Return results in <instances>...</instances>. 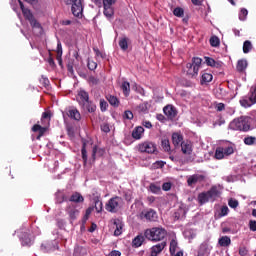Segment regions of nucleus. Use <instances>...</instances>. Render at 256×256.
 Masks as SVG:
<instances>
[{
  "label": "nucleus",
  "mask_w": 256,
  "mask_h": 256,
  "mask_svg": "<svg viewBox=\"0 0 256 256\" xmlns=\"http://www.w3.org/2000/svg\"><path fill=\"white\" fill-rule=\"evenodd\" d=\"M236 69L239 73H243L247 69V60H238Z\"/></svg>",
  "instance_id": "nucleus-30"
},
{
  "label": "nucleus",
  "mask_w": 256,
  "mask_h": 256,
  "mask_svg": "<svg viewBox=\"0 0 256 256\" xmlns=\"http://www.w3.org/2000/svg\"><path fill=\"white\" fill-rule=\"evenodd\" d=\"M181 151L184 155H191L193 153V144L189 141L182 142Z\"/></svg>",
  "instance_id": "nucleus-13"
},
{
  "label": "nucleus",
  "mask_w": 256,
  "mask_h": 256,
  "mask_svg": "<svg viewBox=\"0 0 256 256\" xmlns=\"http://www.w3.org/2000/svg\"><path fill=\"white\" fill-rule=\"evenodd\" d=\"M149 191H151V193H154L155 195H159V193H161V186L156 183H151L149 186Z\"/></svg>",
  "instance_id": "nucleus-32"
},
{
  "label": "nucleus",
  "mask_w": 256,
  "mask_h": 256,
  "mask_svg": "<svg viewBox=\"0 0 256 256\" xmlns=\"http://www.w3.org/2000/svg\"><path fill=\"white\" fill-rule=\"evenodd\" d=\"M192 63L196 67H201V63H203V60L201 58H199V57H194L192 59Z\"/></svg>",
  "instance_id": "nucleus-53"
},
{
  "label": "nucleus",
  "mask_w": 256,
  "mask_h": 256,
  "mask_svg": "<svg viewBox=\"0 0 256 256\" xmlns=\"http://www.w3.org/2000/svg\"><path fill=\"white\" fill-rule=\"evenodd\" d=\"M95 209H96L97 213H101L103 211V202H101L100 200H96L95 201Z\"/></svg>",
  "instance_id": "nucleus-49"
},
{
  "label": "nucleus",
  "mask_w": 256,
  "mask_h": 256,
  "mask_svg": "<svg viewBox=\"0 0 256 256\" xmlns=\"http://www.w3.org/2000/svg\"><path fill=\"white\" fill-rule=\"evenodd\" d=\"M87 67L90 71H95V69H97V62L88 60Z\"/></svg>",
  "instance_id": "nucleus-48"
},
{
  "label": "nucleus",
  "mask_w": 256,
  "mask_h": 256,
  "mask_svg": "<svg viewBox=\"0 0 256 256\" xmlns=\"http://www.w3.org/2000/svg\"><path fill=\"white\" fill-rule=\"evenodd\" d=\"M88 83L89 85H99V78L95 77V76H89L88 78Z\"/></svg>",
  "instance_id": "nucleus-46"
},
{
  "label": "nucleus",
  "mask_w": 256,
  "mask_h": 256,
  "mask_svg": "<svg viewBox=\"0 0 256 256\" xmlns=\"http://www.w3.org/2000/svg\"><path fill=\"white\" fill-rule=\"evenodd\" d=\"M49 121H51V111L43 112L41 118L42 125H45V123L49 124Z\"/></svg>",
  "instance_id": "nucleus-35"
},
{
  "label": "nucleus",
  "mask_w": 256,
  "mask_h": 256,
  "mask_svg": "<svg viewBox=\"0 0 256 256\" xmlns=\"http://www.w3.org/2000/svg\"><path fill=\"white\" fill-rule=\"evenodd\" d=\"M91 213H93V208L92 207H89L86 212H85V215L83 217V221L84 223L89 219V215H91Z\"/></svg>",
  "instance_id": "nucleus-57"
},
{
  "label": "nucleus",
  "mask_w": 256,
  "mask_h": 256,
  "mask_svg": "<svg viewBox=\"0 0 256 256\" xmlns=\"http://www.w3.org/2000/svg\"><path fill=\"white\" fill-rule=\"evenodd\" d=\"M66 211H67L71 221H75V219H77V217H79V210H77L76 208L68 207Z\"/></svg>",
  "instance_id": "nucleus-24"
},
{
  "label": "nucleus",
  "mask_w": 256,
  "mask_h": 256,
  "mask_svg": "<svg viewBox=\"0 0 256 256\" xmlns=\"http://www.w3.org/2000/svg\"><path fill=\"white\" fill-rule=\"evenodd\" d=\"M103 6L113 7L115 3H117V0H102Z\"/></svg>",
  "instance_id": "nucleus-58"
},
{
  "label": "nucleus",
  "mask_w": 256,
  "mask_h": 256,
  "mask_svg": "<svg viewBox=\"0 0 256 256\" xmlns=\"http://www.w3.org/2000/svg\"><path fill=\"white\" fill-rule=\"evenodd\" d=\"M249 229H250V231H253V232L256 231V221L255 220L249 221Z\"/></svg>",
  "instance_id": "nucleus-60"
},
{
  "label": "nucleus",
  "mask_w": 256,
  "mask_h": 256,
  "mask_svg": "<svg viewBox=\"0 0 256 256\" xmlns=\"http://www.w3.org/2000/svg\"><path fill=\"white\" fill-rule=\"evenodd\" d=\"M221 41L219 40V37L217 36H212L210 38V45L211 47H219Z\"/></svg>",
  "instance_id": "nucleus-40"
},
{
  "label": "nucleus",
  "mask_w": 256,
  "mask_h": 256,
  "mask_svg": "<svg viewBox=\"0 0 256 256\" xmlns=\"http://www.w3.org/2000/svg\"><path fill=\"white\" fill-rule=\"evenodd\" d=\"M93 51L96 55V57H100L101 59H105L106 55L103 52L99 51V48H93Z\"/></svg>",
  "instance_id": "nucleus-56"
},
{
  "label": "nucleus",
  "mask_w": 256,
  "mask_h": 256,
  "mask_svg": "<svg viewBox=\"0 0 256 256\" xmlns=\"http://www.w3.org/2000/svg\"><path fill=\"white\" fill-rule=\"evenodd\" d=\"M163 191H171V182H165L162 185Z\"/></svg>",
  "instance_id": "nucleus-61"
},
{
  "label": "nucleus",
  "mask_w": 256,
  "mask_h": 256,
  "mask_svg": "<svg viewBox=\"0 0 256 256\" xmlns=\"http://www.w3.org/2000/svg\"><path fill=\"white\" fill-rule=\"evenodd\" d=\"M107 107H109L107 101H105V99H100V110L102 111V113H105V111H107Z\"/></svg>",
  "instance_id": "nucleus-45"
},
{
  "label": "nucleus",
  "mask_w": 256,
  "mask_h": 256,
  "mask_svg": "<svg viewBox=\"0 0 256 256\" xmlns=\"http://www.w3.org/2000/svg\"><path fill=\"white\" fill-rule=\"evenodd\" d=\"M213 81V74L204 72L201 77V85L211 83Z\"/></svg>",
  "instance_id": "nucleus-25"
},
{
  "label": "nucleus",
  "mask_w": 256,
  "mask_h": 256,
  "mask_svg": "<svg viewBox=\"0 0 256 256\" xmlns=\"http://www.w3.org/2000/svg\"><path fill=\"white\" fill-rule=\"evenodd\" d=\"M143 133H145V128L143 126H137L132 131L133 139L139 140L143 137Z\"/></svg>",
  "instance_id": "nucleus-15"
},
{
  "label": "nucleus",
  "mask_w": 256,
  "mask_h": 256,
  "mask_svg": "<svg viewBox=\"0 0 256 256\" xmlns=\"http://www.w3.org/2000/svg\"><path fill=\"white\" fill-rule=\"evenodd\" d=\"M114 225L116 226V229L114 231V235L116 237H119V235H121V230L123 229V227L121 226V224H119V220L118 221H114Z\"/></svg>",
  "instance_id": "nucleus-41"
},
{
  "label": "nucleus",
  "mask_w": 256,
  "mask_h": 256,
  "mask_svg": "<svg viewBox=\"0 0 256 256\" xmlns=\"http://www.w3.org/2000/svg\"><path fill=\"white\" fill-rule=\"evenodd\" d=\"M18 3L20 5V9H21L25 19H27V21H31L35 17V16H33V13H31V10H29L28 8H25L23 1L18 0Z\"/></svg>",
  "instance_id": "nucleus-12"
},
{
  "label": "nucleus",
  "mask_w": 256,
  "mask_h": 256,
  "mask_svg": "<svg viewBox=\"0 0 256 256\" xmlns=\"http://www.w3.org/2000/svg\"><path fill=\"white\" fill-rule=\"evenodd\" d=\"M78 96L80 97V103H87L89 100V93L85 90H81L78 93Z\"/></svg>",
  "instance_id": "nucleus-31"
},
{
  "label": "nucleus",
  "mask_w": 256,
  "mask_h": 256,
  "mask_svg": "<svg viewBox=\"0 0 256 256\" xmlns=\"http://www.w3.org/2000/svg\"><path fill=\"white\" fill-rule=\"evenodd\" d=\"M228 205L229 207H231V209H237V207H239V201L231 198L229 201H228Z\"/></svg>",
  "instance_id": "nucleus-47"
},
{
  "label": "nucleus",
  "mask_w": 256,
  "mask_h": 256,
  "mask_svg": "<svg viewBox=\"0 0 256 256\" xmlns=\"http://www.w3.org/2000/svg\"><path fill=\"white\" fill-rule=\"evenodd\" d=\"M124 119H128L131 121L133 119V112L130 110H126L123 115Z\"/></svg>",
  "instance_id": "nucleus-55"
},
{
  "label": "nucleus",
  "mask_w": 256,
  "mask_h": 256,
  "mask_svg": "<svg viewBox=\"0 0 256 256\" xmlns=\"http://www.w3.org/2000/svg\"><path fill=\"white\" fill-rule=\"evenodd\" d=\"M172 143H173L174 147H179V145H181V143H183V135L179 134L177 132H174L172 134Z\"/></svg>",
  "instance_id": "nucleus-19"
},
{
  "label": "nucleus",
  "mask_w": 256,
  "mask_h": 256,
  "mask_svg": "<svg viewBox=\"0 0 256 256\" xmlns=\"http://www.w3.org/2000/svg\"><path fill=\"white\" fill-rule=\"evenodd\" d=\"M239 255L240 256H247L249 255V250H247V247L242 246L239 248Z\"/></svg>",
  "instance_id": "nucleus-54"
},
{
  "label": "nucleus",
  "mask_w": 256,
  "mask_h": 256,
  "mask_svg": "<svg viewBox=\"0 0 256 256\" xmlns=\"http://www.w3.org/2000/svg\"><path fill=\"white\" fill-rule=\"evenodd\" d=\"M210 198H209V194H207V192H202L198 194V203L199 205H205V203H209Z\"/></svg>",
  "instance_id": "nucleus-20"
},
{
  "label": "nucleus",
  "mask_w": 256,
  "mask_h": 256,
  "mask_svg": "<svg viewBox=\"0 0 256 256\" xmlns=\"http://www.w3.org/2000/svg\"><path fill=\"white\" fill-rule=\"evenodd\" d=\"M244 143H245V145H255L256 137L248 136V137L244 138Z\"/></svg>",
  "instance_id": "nucleus-44"
},
{
  "label": "nucleus",
  "mask_w": 256,
  "mask_h": 256,
  "mask_svg": "<svg viewBox=\"0 0 256 256\" xmlns=\"http://www.w3.org/2000/svg\"><path fill=\"white\" fill-rule=\"evenodd\" d=\"M138 149L140 153H148L153 154L157 151V145L153 142L146 141L144 143L139 144Z\"/></svg>",
  "instance_id": "nucleus-6"
},
{
  "label": "nucleus",
  "mask_w": 256,
  "mask_h": 256,
  "mask_svg": "<svg viewBox=\"0 0 256 256\" xmlns=\"http://www.w3.org/2000/svg\"><path fill=\"white\" fill-rule=\"evenodd\" d=\"M145 239H147L145 237V235L143 234H140V235H137L133 240H132V246L138 248V247H141V245H143V243H145Z\"/></svg>",
  "instance_id": "nucleus-16"
},
{
  "label": "nucleus",
  "mask_w": 256,
  "mask_h": 256,
  "mask_svg": "<svg viewBox=\"0 0 256 256\" xmlns=\"http://www.w3.org/2000/svg\"><path fill=\"white\" fill-rule=\"evenodd\" d=\"M208 194V198L210 201L214 202L221 197V191H219V188L217 186H212L208 191H206Z\"/></svg>",
  "instance_id": "nucleus-11"
},
{
  "label": "nucleus",
  "mask_w": 256,
  "mask_h": 256,
  "mask_svg": "<svg viewBox=\"0 0 256 256\" xmlns=\"http://www.w3.org/2000/svg\"><path fill=\"white\" fill-rule=\"evenodd\" d=\"M224 151V155H226L228 157V155H233L234 153V149L233 146H227L225 148H223Z\"/></svg>",
  "instance_id": "nucleus-50"
},
{
  "label": "nucleus",
  "mask_w": 256,
  "mask_h": 256,
  "mask_svg": "<svg viewBox=\"0 0 256 256\" xmlns=\"http://www.w3.org/2000/svg\"><path fill=\"white\" fill-rule=\"evenodd\" d=\"M66 5H71L72 15L81 17L83 15V0H64Z\"/></svg>",
  "instance_id": "nucleus-3"
},
{
  "label": "nucleus",
  "mask_w": 256,
  "mask_h": 256,
  "mask_svg": "<svg viewBox=\"0 0 256 256\" xmlns=\"http://www.w3.org/2000/svg\"><path fill=\"white\" fill-rule=\"evenodd\" d=\"M106 99L108 101V103L112 106V107H119V98H117L114 95H107Z\"/></svg>",
  "instance_id": "nucleus-27"
},
{
  "label": "nucleus",
  "mask_w": 256,
  "mask_h": 256,
  "mask_svg": "<svg viewBox=\"0 0 256 256\" xmlns=\"http://www.w3.org/2000/svg\"><path fill=\"white\" fill-rule=\"evenodd\" d=\"M178 243L176 242L175 239H172L170 242V254L175 255L177 251Z\"/></svg>",
  "instance_id": "nucleus-39"
},
{
  "label": "nucleus",
  "mask_w": 256,
  "mask_h": 256,
  "mask_svg": "<svg viewBox=\"0 0 256 256\" xmlns=\"http://www.w3.org/2000/svg\"><path fill=\"white\" fill-rule=\"evenodd\" d=\"M86 147H87V143L83 142L81 153H82V160H83L84 167L87 165V160H88Z\"/></svg>",
  "instance_id": "nucleus-34"
},
{
  "label": "nucleus",
  "mask_w": 256,
  "mask_h": 256,
  "mask_svg": "<svg viewBox=\"0 0 256 256\" xmlns=\"http://www.w3.org/2000/svg\"><path fill=\"white\" fill-rule=\"evenodd\" d=\"M22 247H31V238L29 237V234H24L21 239Z\"/></svg>",
  "instance_id": "nucleus-33"
},
{
  "label": "nucleus",
  "mask_w": 256,
  "mask_h": 256,
  "mask_svg": "<svg viewBox=\"0 0 256 256\" xmlns=\"http://www.w3.org/2000/svg\"><path fill=\"white\" fill-rule=\"evenodd\" d=\"M141 219H146V221L155 222L157 219H159V216L157 215V211L154 209H148L144 210L140 213Z\"/></svg>",
  "instance_id": "nucleus-7"
},
{
  "label": "nucleus",
  "mask_w": 256,
  "mask_h": 256,
  "mask_svg": "<svg viewBox=\"0 0 256 256\" xmlns=\"http://www.w3.org/2000/svg\"><path fill=\"white\" fill-rule=\"evenodd\" d=\"M229 129L232 131H243L244 133H247V131L251 130V117L240 116L235 118L230 122Z\"/></svg>",
  "instance_id": "nucleus-1"
},
{
  "label": "nucleus",
  "mask_w": 256,
  "mask_h": 256,
  "mask_svg": "<svg viewBox=\"0 0 256 256\" xmlns=\"http://www.w3.org/2000/svg\"><path fill=\"white\" fill-rule=\"evenodd\" d=\"M87 255V248L76 245L74 248V256H85Z\"/></svg>",
  "instance_id": "nucleus-26"
},
{
  "label": "nucleus",
  "mask_w": 256,
  "mask_h": 256,
  "mask_svg": "<svg viewBox=\"0 0 256 256\" xmlns=\"http://www.w3.org/2000/svg\"><path fill=\"white\" fill-rule=\"evenodd\" d=\"M69 201L71 203H83V201H85V198L83 197V195H81V193L79 192H74L70 198Z\"/></svg>",
  "instance_id": "nucleus-18"
},
{
  "label": "nucleus",
  "mask_w": 256,
  "mask_h": 256,
  "mask_svg": "<svg viewBox=\"0 0 256 256\" xmlns=\"http://www.w3.org/2000/svg\"><path fill=\"white\" fill-rule=\"evenodd\" d=\"M108 256H121V251L113 250L108 254Z\"/></svg>",
  "instance_id": "nucleus-64"
},
{
  "label": "nucleus",
  "mask_w": 256,
  "mask_h": 256,
  "mask_svg": "<svg viewBox=\"0 0 256 256\" xmlns=\"http://www.w3.org/2000/svg\"><path fill=\"white\" fill-rule=\"evenodd\" d=\"M207 181V176L204 174H193L187 177V185L191 187V189L195 188L197 183H205Z\"/></svg>",
  "instance_id": "nucleus-5"
},
{
  "label": "nucleus",
  "mask_w": 256,
  "mask_h": 256,
  "mask_svg": "<svg viewBox=\"0 0 256 256\" xmlns=\"http://www.w3.org/2000/svg\"><path fill=\"white\" fill-rule=\"evenodd\" d=\"M66 114L68 117H70V119H74V121H81V113L79 110H77V108L68 109Z\"/></svg>",
  "instance_id": "nucleus-14"
},
{
  "label": "nucleus",
  "mask_w": 256,
  "mask_h": 256,
  "mask_svg": "<svg viewBox=\"0 0 256 256\" xmlns=\"http://www.w3.org/2000/svg\"><path fill=\"white\" fill-rule=\"evenodd\" d=\"M122 202V197L115 196L106 203L105 209L109 213H117V211H119V205H121Z\"/></svg>",
  "instance_id": "nucleus-4"
},
{
  "label": "nucleus",
  "mask_w": 256,
  "mask_h": 256,
  "mask_svg": "<svg viewBox=\"0 0 256 256\" xmlns=\"http://www.w3.org/2000/svg\"><path fill=\"white\" fill-rule=\"evenodd\" d=\"M206 65L208 67H215L216 69H219L221 67V62L215 61V59L211 57H204Z\"/></svg>",
  "instance_id": "nucleus-21"
},
{
  "label": "nucleus",
  "mask_w": 256,
  "mask_h": 256,
  "mask_svg": "<svg viewBox=\"0 0 256 256\" xmlns=\"http://www.w3.org/2000/svg\"><path fill=\"white\" fill-rule=\"evenodd\" d=\"M119 47L122 49V51H127L129 49V43L127 42V38H122L119 41Z\"/></svg>",
  "instance_id": "nucleus-38"
},
{
  "label": "nucleus",
  "mask_w": 256,
  "mask_h": 256,
  "mask_svg": "<svg viewBox=\"0 0 256 256\" xmlns=\"http://www.w3.org/2000/svg\"><path fill=\"white\" fill-rule=\"evenodd\" d=\"M121 90L125 97H129V94L131 93V84L127 81L122 82Z\"/></svg>",
  "instance_id": "nucleus-22"
},
{
  "label": "nucleus",
  "mask_w": 256,
  "mask_h": 256,
  "mask_svg": "<svg viewBox=\"0 0 256 256\" xmlns=\"http://www.w3.org/2000/svg\"><path fill=\"white\" fill-rule=\"evenodd\" d=\"M104 7V15L107 17V19H111L113 15H115V10L113 9V6H103Z\"/></svg>",
  "instance_id": "nucleus-29"
},
{
  "label": "nucleus",
  "mask_w": 256,
  "mask_h": 256,
  "mask_svg": "<svg viewBox=\"0 0 256 256\" xmlns=\"http://www.w3.org/2000/svg\"><path fill=\"white\" fill-rule=\"evenodd\" d=\"M161 147L165 153H171V143L169 142V139L164 138L161 141Z\"/></svg>",
  "instance_id": "nucleus-28"
},
{
  "label": "nucleus",
  "mask_w": 256,
  "mask_h": 256,
  "mask_svg": "<svg viewBox=\"0 0 256 256\" xmlns=\"http://www.w3.org/2000/svg\"><path fill=\"white\" fill-rule=\"evenodd\" d=\"M79 105L84 113H95L97 111V105L91 100H88V102H79Z\"/></svg>",
  "instance_id": "nucleus-9"
},
{
  "label": "nucleus",
  "mask_w": 256,
  "mask_h": 256,
  "mask_svg": "<svg viewBox=\"0 0 256 256\" xmlns=\"http://www.w3.org/2000/svg\"><path fill=\"white\" fill-rule=\"evenodd\" d=\"M33 133H38L36 136L37 141H41V137L47 133V126H41V124H34L31 128Z\"/></svg>",
  "instance_id": "nucleus-10"
},
{
  "label": "nucleus",
  "mask_w": 256,
  "mask_h": 256,
  "mask_svg": "<svg viewBox=\"0 0 256 256\" xmlns=\"http://www.w3.org/2000/svg\"><path fill=\"white\" fill-rule=\"evenodd\" d=\"M155 169H163L165 167V162L163 161H156L154 163Z\"/></svg>",
  "instance_id": "nucleus-59"
},
{
  "label": "nucleus",
  "mask_w": 256,
  "mask_h": 256,
  "mask_svg": "<svg viewBox=\"0 0 256 256\" xmlns=\"http://www.w3.org/2000/svg\"><path fill=\"white\" fill-rule=\"evenodd\" d=\"M163 113L166 115L169 121H173L179 112L175 106L168 104L163 108Z\"/></svg>",
  "instance_id": "nucleus-8"
},
{
  "label": "nucleus",
  "mask_w": 256,
  "mask_h": 256,
  "mask_svg": "<svg viewBox=\"0 0 256 256\" xmlns=\"http://www.w3.org/2000/svg\"><path fill=\"white\" fill-rule=\"evenodd\" d=\"M101 131H103L104 133H109V131H111V129L109 128V124H103L101 126Z\"/></svg>",
  "instance_id": "nucleus-63"
},
{
  "label": "nucleus",
  "mask_w": 256,
  "mask_h": 256,
  "mask_svg": "<svg viewBox=\"0 0 256 256\" xmlns=\"http://www.w3.org/2000/svg\"><path fill=\"white\" fill-rule=\"evenodd\" d=\"M247 15H249V11H247L245 8H242L239 13L240 21H245V19H247Z\"/></svg>",
  "instance_id": "nucleus-43"
},
{
  "label": "nucleus",
  "mask_w": 256,
  "mask_h": 256,
  "mask_svg": "<svg viewBox=\"0 0 256 256\" xmlns=\"http://www.w3.org/2000/svg\"><path fill=\"white\" fill-rule=\"evenodd\" d=\"M29 23L32 27V29L38 31L39 35H41L43 33V26H41V23H39V21H37V19L32 18L31 20H29Z\"/></svg>",
  "instance_id": "nucleus-17"
},
{
  "label": "nucleus",
  "mask_w": 256,
  "mask_h": 256,
  "mask_svg": "<svg viewBox=\"0 0 256 256\" xmlns=\"http://www.w3.org/2000/svg\"><path fill=\"white\" fill-rule=\"evenodd\" d=\"M251 49H253V44H251V41L246 40L243 43V53L247 54L251 51Z\"/></svg>",
  "instance_id": "nucleus-36"
},
{
  "label": "nucleus",
  "mask_w": 256,
  "mask_h": 256,
  "mask_svg": "<svg viewBox=\"0 0 256 256\" xmlns=\"http://www.w3.org/2000/svg\"><path fill=\"white\" fill-rule=\"evenodd\" d=\"M40 83L43 85V87H49L50 85L49 78L42 75L40 78Z\"/></svg>",
  "instance_id": "nucleus-52"
},
{
  "label": "nucleus",
  "mask_w": 256,
  "mask_h": 256,
  "mask_svg": "<svg viewBox=\"0 0 256 256\" xmlns=\"http://www.w3.org/2000/svg\"><path fill=\"white\" fill-rule=\"evenodd\" d=\"M219 215L220 217H226V215H229V207L222 206Z\"/></svg>",
  "instance_id": "nucleus-51"
},
{
  "label": "nucleus",
  "mask_w": 256,
  "mask_h": 256,
  "mask_svg": "<svg viewBox=\"0 0 256 256\" xmlns=\"http://www.w3.org/2000/svg\"><path fill=\"white\" fill-rule=\"evenodd\" d=\"M215 109L218 112L225 111V105L223 103H218L216 104Z\"/></svg>",
  "instance_id": "nucleus-62"
},
{
  "label": "nucleus",
  "mask_w": 256,
  "mask_h": 256,
  "mask_svg": "<svg viewBox=\"0 0 256 256\" xmlns=\"http://www.w3.org/2000/svg\"><path fill=\"white\" fill-rule=\"evenodd\" d=\"M144 237L148 239V241L157 243L167 237V230L163 227L148 228L144 231Z\"/></svg>",
  "instance_id": "nucleus-2"
},
{
  "label": "nucleus",
  "mask_w": 256,
  "mask_h": 256,
  "mask_svg": "<svg viewBox=\"0 0 256 256\" xmlns=\"http://www.w3.org/2000/svg\"><path fill=\"white\" fill-rule=\"evenodd\" d=\"M220 247H229L231 245V238L229 236H222L218 240Z\"/></svg>",
  "instance_id": "nucleus-23"
},
{
  "label": "nucleus",
  "mask_w": 256,
  "mask_h": 256,
  "mask_svg": "<svg viewBox=\"0 0 256 256\" xmlns=\"http://www.w3.org/2000/svg\"><path fill=\"white\" fill-rule=\"evenodd\" d=\"M225 157V152L223 150V147H218L215 151V159H223Z\"/></svg>",
  "instance_id": "nucleus-37"
},
{
  "label": "nucleus",
  "mask_w": 256,
  "mask_h": 256,
  "mask_svg": "<svg viewBox=\"0 0 256 256\" xmlns=\"http://www.w3.org/2000/svg\"><path fill=\"white\" fill-rule=\"evenodd\" d=\"M173 15H175V17H183V15H185V11L183 8L177 7L173 10Z\"/></svg>",
  "instance_id": "nucleus-42"
}]
</instances>
